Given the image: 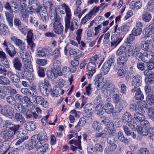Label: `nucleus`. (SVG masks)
I'll return each mask as SVG.
<instances>
[{
  "mask_svg": "<svg viewBox=\"0 0 154 154\" xmlns=\"http://www.w3.org/2000/svg\"><path fill=\"white\" fill-rule=\"evenodd\" d=\"M102 88V94L104 97H107L114 93L112 97L113 101L116 103L120 101L121 98L120 95L117 94L119 93V90L112 84L108 82H106Z\"/></svg>",
  "mask_w": 154,
  "mask_h": 154,
  "instance_id": "nucleus-1",
  "label": "nucleus"
},
{
  "mask_svg": "<svg viewBox=\"0 0 154 154\" xmlns=\"http://www.w3.org/2000/svg\"><path fill=\"white\" fill-rule=\"evenodd\" d=\"M54 22L53 25V30L55 33L61 35L63 34L64 27L60 22L61 18L57 14L54 15Z\"/></svg>",
  "mask_w": 154,
  "mask_h": 154,
  "instance_id": "nucleus-2",
  "label": "nucleus"
},
{
  "mask_svg": "<svg viewBox=\"0 0 154 154\" xmlns=\"http://www.w3.org/2000/svg\"><path fill=\"white\" fill-rule=\"evenodd\" d=\"M32 139L36 142V144L38 145L40 144L46 142L47 141V136L46 133L44 131H42L38 134L32 136Z\"/></svg>",
  "mask_w": 154,
  "mask_h": 154,
  "instance_id": "nucleus-3",
  "label": "nucleus"
},
{
  "mask_svg": "<svg viewBox=\"0 0 154 154\" xmlns=\"http://www.w3.org/2000/svg\"><path fill=\"white\" fill-rule=\"evenodd\" d=\"M57 7L58 11L61 14H66V16L65 17V19L71 18V12L68 6L65 3H63L59 5Z\"/></svg>",
  "mask_w": 154,
  "mask_h": 154,
  "instance_id": "nucleus-4",
  "label": "nucleus"
},
{
  "mask_svg": "<svg viewBox=\"0 0 154 154\" xmlns=\"http://www.w3.org/2000/svg\"><path fill=\"white\" fill-rule=\"evenodd\" d=\"M43 5L44 7H42V8L44 10H46V8L49 7V15L50 16L54 17V15L57 14L53 3L51 1L49 0H43Z\"/></svg>",
  "mask_w": 154,
  "mask_h": 154,
  "instance_id": "nucleus-5",
  "label": "nucleus"
},
{
  "mask_svg": "<svg viewBox=\"0 0 154 154\" xmlns=\"http://www.w3.org/2000/svg\"><path fill=\"white\" fill-rule=\"evenodd\" d=\"M4 7L7 10L11 11L15 13L18 12V5L14 1H11L9 3L8 2H6L4 5Z\"/></svg>",
  "mask_w": 154,
  "mask_h": 154,
  "instance_id": "nucleus-6",
  "label": "nucleus"
},
{
  "mask_svg": "<svg viewBox=\"0 0 154 154\" xmlns=\"http://www.w3.org/2000/svg\"><path fill=\"white\" fill-rule=\"evenodd\" d=\"M1 113L10 119H12L13 116L14 109L10 106L5 105L4 107V109L1 111Z\"/></svg>",
  "mask_w": 154,
  "mask_h": 154,
  "instance_id": "nucleus-7",
  "label": "nucleus"
},
{
  "mask_svg": "<svg viewBox=\"0 0 154 154\" xmlns=\"http://www.w3.org/2000/svg\"><path fill=\"white\" fill-rule=\"evenodd\" d=\"M36 147L39 148L38 151V154H46L49 152V149L48 148V145L46 142L39 144L38 145L36 144Z\"/></svg>",
  "mask_w": 154,
  "mask_h": 154,
  "instance_id": "nucleus-8",
  "label": "nucleus"
},
{
  "mask_svg": "<svg viewBox=\"0 0 154 154\" xmlns=\"http://www.w3.org/2000/svg\"><path fill=\"white\" fill-rule=\"evenodd\" d=\"M14 108L17 112H21L23 115H26L27 116H28V112L29 111L27 105H21L20 106L19 104L15 105Z\"/></svg>",
  "mask_w": 154,
  "mask_h": 154,
  "instance_id": "nucleus-9",
  "label": "nucleus"
},
{
  "mask_svg": "<svg viewBox=\"0 0 154 154\" xmlns=\"http://www.w3.org/2000/svg\"><path fill=\"white\" fill-rule=\"evenodd\" d=\"M121 38L119 37L117 34H113L111 36V47L113 48H116L122 40Z\"/></svg>",
  "mask_w": 154,
  "mask_h": 154,
  "instance_id": "nucleus-10",
  "label": "nucleus"
},
{
  "mask_svg": "<svg viewBox=\"0 0 154 154\" xmlns=\"http://www.w3.org/2000/svg\"><path fill=\"white\" fill-rule=\"evenodd\" d=\"M46 74L48 78L49 79H54L55 78H57L58 76H61L62 75V73H59L57 70L52 69H51L50 70L47 71Z\"/></svg>",
  "mask_w": 154,
  "mask_h": 154,
  "instance_id": "nucleus-11",
  "label": "nucleus"
},
{
  "mask_svg": "<svg viewBox=\"0 0 154 154\" xmlns=\"http://www.w3.org/2000/svg\"><path fill=\"white\" fill-rule=\"evenodd\" d=\"M33 103L41 105L43 107L47 108L49 104L46 101H45L44 98L40 96H38L33 100Z\"/></svg>",
  "mask_w": 154,
  "mask_h": 154,
  "instance_id": "nucleus-12",
  "label": "nucleus"
},
{
  "mask_svg": "<svg viewBox=\"0 0 154 154\" xmlns=\"http://www.w3.org/2000/svg\"><path fill=\"white\" fill-rule=\"evenodd\" d=\"M14 12L9 11H6L5 12V17L6 20L8 24V25L11 27H12L13 26V19L14 17V15L13 14Z\"/></svg>",
  "mask_w": 154,
  "mask_h": 154,
  "instance_id": "nucleus-13",
  "label": "nucleus"
},
{
  "mask_svg": "<svg viewBox=\"0 0 154 154\" xmlns=\"http://www.w3.org/2000/svg\"><path fill=\"white\" fill-rule=\"evenodd\" d=\"M22 61L25 66V67L26 70L29 71L30 72L33 71V69L32 65L31 64V62L30 58H22Z\"/></svg>",
  "mask_w": 154,
  "mask_h": 154,
  "instance_id": "nucleus-14",
  "label": "nucleus"
},
{
  "mask_svg": "<svg viewBox=\"0 0 154 154\" xmlns=\"http://www.w3.org/2000/svg\"><path fill=\"white\" fill-rule=\"evenodd\" d=\"M7 75L13 83L19 82L20 81V77L17 75L14 74L11 71L7 72Z\"/></svg>",
  "mask_w": 154,
  "mask_h": 154,
  "instance_id": "nucleus-15",
  "label": "nucleus"
},
{
  "mask_svg": "<svg viewBox=\"0 0 154 154\" xmlns=\"http://www.w3.org/2000/svg\"><path fill=\"white\" fill-rule=\"evenodd\" d=\"M29 137L28 136L20 139L17 141L15 144V145L17 146L19 149L21 150H22L25 149V143H24V141L27 139H28Z\"/></svg>",
  "mask_w": 154,
  "mask_h": 154,
  "instance_id": "nucleus-16",
  "label": "nucleus"
},
{
  "mask_svg": "<svg viewBox=\"0 0 154 154\" xmlns=\"http://www.w3.org/2000/svg\"><path fill=\"white\" fill-rule=\"evenodd\" d=\"M31 6L35 9V12L38 13L40 12L41 9L42 10L43 8L40 6L39 2L37 0H32L30 3Z\"/></svg>",
  "mask_w": 154,
  "mask_h": 154,
  "instance_id": "nucleus-17",
  "label": "nucleus"
},
{
  "mask_svg": "<svg viewBox=\"0 0 154 154\" xmlns=\"http://www.w3.org/2000/svg\"><path fill=\"white\" fill-rule=\"evenodd\" d=\"M92 108L91 105L89 104H86L85 107L83 116L85 117H89L91 116L92 114Z\"/></svg>",
  "mask_w": 154,
  "mask_h": 154,
  "instance_id": "nucleus-18",
  "label": "nucleus"
},
{
  "mask_svg": "<svg viewBox=\"0 0 154 154\" xmlns=\"http://www.w3.org/2000/svg\"><path fill=\"white\" fill-rule=\"evenodd\" d=\"M18 47L20 50V53L21 58H28L29 56L28 54H27L25 48H26L25 44L22 42Z\"/></svg>",
  "mask_w": 154,
  "mask_h": 154,
  "instance_id": "nucleus-19",
  "label": "nucleus"
},
{
  "mask_svg": "<svg viewBox=\"0 0 154 154\" xmlns=\"http://www.w3.org/2000/svg\"><path fill=\"white\" fill-rule=\"evenodd\" d=\"M103 81V78L101 77L100 75H97L95 76L94 80V84L97 87L98 90H100L102 87V82Z\"/></svg>",
  "mask_w": 154,
  "mask_h": 154,
  "instance_id": "nucleus-20",
  "label": "nucleus"
},
{
  "mask_svg": "<svg viewBox=\"0 0 154 154\" xmlns=\"http://www.w3.org/2000/svg\"><path fill=\"white\" fill-rule=\"evenodd\" d=\"M142 83V78L141 76L136 75L133 77L131 81L132 85L134 86H139Z\"/></svg>",
  "mask_w": 154,
  "mask_h": 154,
  "instance_id": "nucleus-21",
  "label": "nucleus"
},
{
  "mask_svg": "<svg viewBox=\"0 0 154 154\" xmlns=\"http://www.w3.org/2000/svg\"><path fill=\"white\" fill-rule=\"evenodd\" d=\"M99 120L106 125H110L112 127L114 126V124L111 122L110 118L109 117H106L103 116H100Z\"/></svg>",
  "mask_w": 154,
  "mask_h": 154,
  "instance_id": "nucleus-22",
  "label": "nucleus"
},
{
  "mask_svg": "<svg viewBox=\"0 0 154 154\" xmlns=\"http://www.w3.org/2000/svg\"><path fill=\"white\" fill-rule=\"evenodd\" d=\"M129 109L131 111H134L136 112H144V109L141 106H138L137 104L132 103L129 106Z\"/></svg>",
  "mask_w": 154,
  "mask_h": 154,
  "instance_id": "nucleus-23",
  "label": "nucleus"
},
{
  "mask_svg": "<svg viewBox=\"0 0 154 154\" xmlns=\"http://www.w3.org/2000/svg\"><path fill=\"white\" fill-rule=\"evenodd\" d=\"M36 142L35 140V141L32 139V137L31 138V141H28L26 143H25V148H26L27 150H31L35 146H36Z\"/></svg>",
  "mask_w": 154,
  "mask_h": 154,
  "instance_id": "nucleus-24",
  "label": "nucleus"
},
{
  "mask_svg": "<svg viewBox=\"0 0 154 154\" xmlns=\"http://www.w3.org/2000/svg\"><path fill=\"white\" fill-rule=\"evenodd\" d=\"M40 15L42 20L45 23H47L48 21L49 17L48 14L46 10H43V11H40Z\"/></svg>",
  "mask_w": 154,
  "mask_h": 154,
  "instance_id": "nucleus-25",
  "label": "nucleus"
},
{
  "mask_svg": "<svg viewBox=\"0 0 154 154\" xmlns=\"http://www.w3.org/2000/svg\"><path fill=\"white\" fill-rule=\"evenodd\" d=\"M29 71L26 70L25 69H24L22 71V74L23 75L25 74L24 76L26 79L30 82L32 81L34 79V77L33 74L30 72H29Z\"/></svg>",
  "mask_w": 154,
  "mask_h": 154,
  "instance_id": "nucleus-26",
  "label": "nucleus"
},
{
  "mask_svg": "<svg viewBox=\"0 0 154 154\" xmlns=\"http://www.w3.org/2000/svg\"><path fill=\"white\" fill-rule=\"evenodd\" d=\"M152 15L151 14L147 11L145 12L142 15L143 20L145 22H149L151 19Z\"/></svg>",
  "mask_w": 154,
  "mask_h": 154,
  "instance_id": "nucleus-27",
  "label": "nucleus"
},
{
  "mask_svg": "<svg viewBox=\"0 0 154 154\" xmlns=\"http://www.w3.org/2000/svg\"><path fill=\"white\" fill-rule=\"evenodd\" d=\"M136 130L139 134H140L143 136H146L148 135V131L146 127H143L139 126Z\"/></svg>",
  "mask_w": 154,
  "mask_h": 154,
  "instance_id": "nucleus-28",
  "label": "nucleus"
},
{
  "mask_svg": "<svg viewBox=\"0 0 154 154\" xmlns=\"http://www.w3.org/2000/svg\"><path fill=\"white\" fill-rule=\"evenodd\" d=\"M96 64L92 59L91 58L89 60V62L88 63L87 67L89 71H93L94 72L96 71Z\"/></svg>",
  "mask_w": 154,
  "mask_h": 154,
  "instance_id": "nucleus-29",
  "label": "nucleus"
},
{
  "mask_svg": "<svg viewBox=\"0 0 154 154\" xmlns=\"http://www.w3.org/2000/svg\"><path fill=\"white\" fill-rule=\"evenodd\" d=\"M13 134L12 131H2L0 134L1 135L5 140H8L10 138Z\"/></svg>",
  "mask_w": 154,
  "mask_h": 154,
  "instance_id": "nucleus-30",
  "label": "nucleus"
},
{
  "mask_svg": "<svg viewBox=\"0 0 154 154\" xmlns=\"http://www.w3.org/2000/svg\"><path fill=\"white\" fill-rule=\"evenodd\" d=\"M140 112H137L134 114V118L137 122H140L141 121L145 119V116L143 115L144 112L140 113Z\"/></svg>",
  "mask_w": 154,
  "mask_h": 154,
  "instance_id": "nucleus-31",
  "label": "nucleus"
},
{
  "mask_svg": "<svg viewBox=\"0 0 154 154\" xmlns=\"http://www.w3.org/2000/svg\"><path fill=\"white\" fill-rule=\"evenodd\" d=\"M132 118V116L131 113L129 112H126L123 115L122 117V120L124 123H127Z\"/></svg>",
  "mask_w": 154,
  "mask_h": 154,
  "instance_id": "nucleus-32",
  "label": "nucleus"
},
{
  "mask_svg": "<svg viewBox=\"0 0 154 154\" xmlns=\"http://www.w3.org/2000/svg\"><path fill=\"white\" fill-rule=\"evenodd\" d=\"M14 67L15 69L18 71L22 70V63L18 58H15L13 61Z\"/></svg>",
  "mask_w": 154,
  "mask_h": 154,
  "instance_id": "nucleus-33",
  "label": "nucleus"
},
{
  "mask_svg": "<svg viewBox=\"0 0 154 154\" xmlns=\"http://www.w3.org/2000/svg\"><path fill=\"white\" fill-rule=\"evenodd\" d=\"M10 32L8 26L3 23L0 24V33L4 35H6Z\"/></svg>",
  "mask_w": 154,
  "mask_h": 154,
  "instance_id": "nucleus-34",
  "label": "nucleus"
},
{
  "mask_svg": "<svg viewBox=\"0 0 154 154\" xmlns=\"http://www.w3.org/2000/svg\"><path fill=\"white\" fill-rule=\"evenodd\" d=\"M26 129L29 131H32L36 128V125L35 123L32 122H29L26 123L24 125Z\"/></svg>",
  "mask_w": 154,
  "mask_h": 154,
  "instance_id": "nucleus-35",
  "label": "nucleus"
},
{
  "mask_svg": "<svg viewBox=\"0 0 154 154\" xmlns=\"http://www.w3.org/2000/svg\"><path fill=\"white\" fill-rule=\"evenodd\" d=\"M127 68L126 66H122L118 70L117 74L119 76L123 78L125 76L127 71Z\"/></svg>",
  "mask_w": 154,
  "mask_h": 154,
  "instance_id": "nucleus-36",
  "label": "nucleus"
},
{
  "mask_svg": "<svg viewBox=\"0 0 154 154\" xmlns=\"http://www.w3.org/2000/svg\"><path fill=\"white\" fill-rule=\"evenodd\" d=\"M118 138L119 140L123 142L126 144H128L129 143V140L126 138H125L121 131H119L117 135Z\"/></svg>",
  "mask_w": 154,
  "mask_h": 154,
  "instance_id": "nucleus-37",
  "label": "nucleus"
},
{
  "mask_svg": "<svg viewBox=\"0 0 154 154\" xmlns=\"http://www.w3.org/2000/svg\"><path fill=\"white\" fill-rule=\"evenodd\" d=\"M53 66V68L52 69L57 70L59 73H62L61 70V64L60 61L55 60L54 62Z\"/></svg>",
  "mask_w": 154,
  "mask_h": 154,
  "instance_id": "nucleus-38",
  "label": "nucleus"
},
{
  "mask_svg": "<svg viewBox=\"0 0 154 154\" xmlns=\"http://www.w3.org/2000/svg\"><path fill=\"white\" fill-rule=\"evenodd\" d=\"M8 94L7 90L5 86L0 87V99H3L5 98Z\"/></svg>",
  "mask_w": 154,
  "mask_h": 154,
  "instance_id": "nucleus-39",
  "label": "nucleus"
},
{
  "mask_svg": "<svg viewBox=\"0 0 154 154\" xmlns=\"http://www.w3.org/2000/svg\"><path fill=\"white\" fill-rule=\"evenodd\" d=\"M104 108L105 112L107 114H110L114 111L112 105L110 103L106 104L104 106Z\"/></svg>",
  "mask_w": 154,
  "mask_h": 154,
  "instance_id": "nucleus-40",
  "label": "nucleus"
},
{
  "mask_svg": "<svg viewBox=\"0 0 154 154\" xmlns=\"http://www.w3.org/2000/svg\"><path fill=\"white\" fill-rule=\"evenodd\" d=\"M110 67L109 65L106 63H104L101 69L100 72L102 75H105L107 74L109 72Z\"/></svg>",
  "mask_w": 154,
  "mask_h": 154,
  "instance_id": "nucleus-41",
  "label": "nucleus"
},
{
  "mask_svg": "<svg viewBox=\"0 0 154 154\" xmlns=\"http://www.w3.org/2000/svg\"><path fill=\"white\" fill-rule=\"evenodd\" d=\"M14 119L22 123H23L25 122V119L24 117L19 113H16L15 114Z\"/></svg>",
  "mask_w": 154,
  "mask_h": 154,
  "instance_id": "nucleus-42",
  "label": "nucleus"
},
{
  "mask_svg": "<svg viewBox=\"0 0 154 154\" xmlns=\"http://www.w3.org/2000/svg\"><path fill=\"white\" fill-rule=\"evenodd\" d=\"M107 143L109 144L111 146L117 147V146L116 144V141L115 138V137L113 135L109 136L107 138Z\"/></svg>",
  "mask_w": 154,
  "mask_h": 154,
  "instance_id": "nucleus-43",
  "label": "nucleus"
},
{
  "mask_svg": "<svg viewBox=\"0 0 154 154\" xmlns=\"http://www.w3.org/2000/svg\"><path fill=\"white\" fill-rule=\"evenodd\" d=\"M127 123L128 126L132 129H137L139 126L136 122H135L133 118L130 120Z\"/></svg>",
  "mask_w": 154,
  "mask_h": 154,
  "instance_id": "nucleus-44",
  "label": "nucleus"
},
{
  "mask_svg": "<svg viewBox=\"0 0 154 154\" xmlns=\"http://www.w3.org/2000/svg\"><path fill=\"white\" fill-rule=\"evenodd\" d=\"M64 92V90L60 88L56 87L53 88L52 93L54 94V96L57 97L58 95H60V94H63Z\"/></svg>",
  "mask_w": 154,
  "mask_h": 154,
  "instance_id": "nucleus-45",
  "label": "nucleus"
},
{
  "mask_svg": "<svg viewBox=\"0 0 154 154\" xmlns=\"http://www.w3.org/2000/svg\"><path fill=\"white\" fill-rule=\"evenodd\" d=\"M154 28V23L150 24L143 31V33L144 35H147L152 31Z\"/></svg>",
  "mask_w": 154,
  "mask_h": 154,
  "instance_id": "nucleus-46",
  "label": "nucleus"
},
{
  "mask_svg": "<svg viewBox=\"0 0 154 154\" xmlns=\"http://www.w3.org/2000/svg\"><path fill=\"white\" fill-rule=\"evenodd\" d=\"M6 100L8 103L12 105H15L16 103V100L14 97L11 95L7 97Z\"/></svg>",
  "mask_w": 154,
  "mask_h": 154,
  "instance_id": "nucleus-47",
  "label": "nucleus"
},
{
  "mask_svg": "<svg viewBox=\"0 0 154 154\" xmlns=\"http://www.w3.org/2000/svg\"><path fill=\"white\" fill-rule=\"evenodd\" d=\"M146 101L150 105L154 104V96L153 93L149 94L147 95Z\"/></svg>",
  "mask_w": 154,
  "mask_h": 154,
  "instance_id": "nucleus-48",
  "label": "nucleus"
},
{
  "mask_svg": "<svg viewBox=\"0 0 154 154\" xmlns=\"http://www.w3.org/2000/svg\"><path fill=\"white\" fill-rule=\"evenodd\" d=\"M3 45L5 47L6 51H10L15 49V48L13 45L11 44L9 42H6L5 40L4 41Z\"/></svg>",
  "mask_w": 154,
  "mask_h": 154,
  "instance_id": "nucleus-49",
  "label": "nucleus"
},
{
  "mask_svg": "<svg viewBox=\"0 0 154 154\" xmlns=\"http://www.w3.org/2000/svg\"><path fill=\"white\" fill-rule=\"evenodd\" d=\"M20 6L23 9H24L29 6L30 3V0H20Z\"/></svg>",
  "mask_w": 154,
  "mask_h": 154,
  "instance_id": "nucleus-50",
  "label": "nucleus"
},
{
  "mask_svg": "<svg viewBox=\"0 0 154 154\" xmlns=\"http://www.w3.org/2000/svg\"><path fill=\"white\" fill-rule=\"evenodd\" d=\"M147 113L149 117L154 122V107H149Z\"/></svg>",
  "mask_w": 154,
  "mask_h": 154,
  "instance_id": "nucleus-51",
  "label": "nucleus"
},
{
  "mask_svg": "<svg viewBox=\"0 0 154 154\" xmlns=\"http://www.w3.org/2000/svg\"><path fill=\"white\" fill-rule=\"evenodd\" d=\"M78 20L76 19H74L72 21L69 27V29L70 31H73L75 29H76L78 28Z\"/></svg>",
  "mask_w": 154,
  "mask_h": 154,
  "instance_id": "nucleus-52",
  "label": "nucleus"
},
{
  "mask_svg": "<svg viewBox=\"0 0 154 154\" xmlns=\"http://www.w3.org/2000/svg\"><path fill=\"white\" fill-rule=\"evenodd\" d=\"M10 83L9 79L5 76L0 77V84L3 85H7Z\"/></svg>",
  "mask_w": 154,
  "mask_h": 154,
  "instance_id": "nucleus-53",
  "label": "nucleus"
},
{
  "mask_svg": "<svg viewBox=\"0 0 154 154\" xmlns=\"http://www.w3.org/2000/svg\"><path fill=\"white\" fill-rule=\"evenodd\" d=\"M30 90L31 91H29V95H31L32 100H33L38 96V94L34 88L31 87Z\"/></svg>",
  "mask_w": 154,
  "mask_h": 154,
  "instance_id": "nucleus-54",
  "label": "nucleus"
},
{
  "mask_svg": "<svg viewBox=\"0 0 154 154\" xmlns=\"http://www.w3.org/2000/svg\"><path fill=\"white\" fill-rule=\"evenodd\" d=\"M140 46L143 50L146 51L148 50L149 48V44L147 42H145L144 41H141Z\"/></svg>",
  "mask_w": 154,
  "mask_h": 154,
  "instance_id": "nucleus-55",
  "label": "nucleus"
},
{
  "mask_svg": "<svg viewBox=\"0 0 154 154\" xmlns=\"http://www.w3.org/2000/svg\"><path fill=\"white\" fill-rule=\"evenodd\" d=\"M141 28H138L134 27L132 31V34L134 36H138L140 35L142 32Z\"/></svg>",
  "mask_w": 154,
  "mask_h": 154,
  "instance_id": "nucleus-56",
  "label": "nucleus"
},
{
  "mask_svg": "<svg viewBox=\"0 0 154 154\" xmlns=\"http://www.w3.org/2000/svg\"><path fill=\"white\" fill-rule=\"evenodd\" d=\"M103 107L101 104H98L95 108V110L98 115L102 114Z\"/></svg>",
  "mask_w": 154,
  "mask_h": 154,
  "instance_id": "nucleus-57",
  "label": "nucleus"
},
{
  "mask_svg": "<svg viewBox=\"0 0 154 154\" xmlns=\"http://www.w3.org/2000/svg\"><path fill=\"white\" fill-rule=\"evenodd\" d=\"M45 55V52L44 51L43 48H39L37 49V55L38 57H44Z\"/></svg>",
  "mask_w": 154,
  "mask_h": 154,
  "instance_id": "nucleus-58",
  "label": "nucleus"
},
{
  "mask_svg": "<svg viewBox=\"0 0 154 154\" xmlns=\"http://www.w3.org/2000/svg\"><path fill=\"white\" fill-rule=\"evenodd\" d=\"M126 48L125 46H120L116 52L117 55L120 56L124 53L126 50Z\"/></svg>",
  "mask_w": 154,
  "mask_h": 154,
  "instance_id": "nucleus-59",
  "label": "nucleus"
},
{
  "mask_svg": "<svg viewBox=\"0 0 154 154\" xmlns=\"http://www.w3.org/2000/svg\"><path fill=\"white\" fill-rule=\"evenodd\" d=\"M142 6V2L139 0H137L134 3V6L132 5L133 9L138 10Z\"/></svg>",
  "mask_w": 154,
  "mask_h": 154,
  "instance_id": "nucleus-60",
  "label": "nucleus"
},
{
  "mask_svg": "<svg viewBox=\"0 0 154 154\" xmlns=\"http://www.w3.org/2000/svg\"><path fill=\"white\" fill-rule=\"evenodd\" d=\"M117 147L115 146H111L110 147H106L105 149V154H111L112 151H114Z\"/></svg>",
  "mask_w": 154,
  "mask_h": 154,
  "instance_id": "nucleus-61",
  "label": "nucleus"
},
{
  "mask_svg": "<svg viewBox=\"0 0 154 154\" xmlns=\"http://www.w3.org/2000/svg\"><path fill=\"white\" fill-rule=\"evenodd\" d=\"M135 36L132 34H130L129 36L127 38V42L129 44H132L135 42Z\"/></svg>",
  "mask_w": 154,
  "mask_h": 154,
  "instance_id": "nucleus-62",
  "label": "nucleus"
},
{
  "mask_svg": "<svg viewBox=\"0 0 154 154\" xmlns=\"http://www.w3.org/2000/svg\"><path fill=\"white\" fill-rule=\"evenodd\" d=\"M37 73L38 76L41 77H43L45 75L44 69L43 67H38Z\"/></svg>",
  "mask_w": 154,
  "mask_h": 154,
  "instance_id": "nucleus-63",
  "label": "nucleus"
},
{
  "mask_svg": "<svg viewBox=\"0 0 154 154\" xmlns=\"http://www.w3.org/2000/svg\"><path fill=\"white\" fill-rule=\"evenodd\" d=\"M91 14H87L82 18L81 21V23L83 24H85L91 18Z\"/></svg>",
  "mask_w": 154,
  "mask_h": 154,
  "instance_id": "nucleus-64",
  "label": "nucleus"
}]
</instances>
